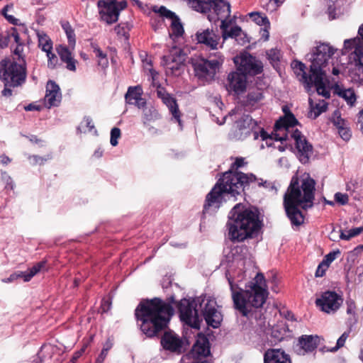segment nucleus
Masks as SVG:
<instances>
[{
  "mask_svg": "<svg viewBox=\"0 0 363 363\" xmlns=\"http://www.w3.org/2000/svg\"><path fill=\"white\" fill-rule=\"evenodd\" d=\"M143 119L145 124L155 121L160 118L159 113L152 106H148L147 107H145L143 111Z\"/></svg>",
  "mask_w": 363,
  "mask_h": 363,
  "instance_id": "nucleus-35",
  "label": "nucleus"
},
{
  "mask_svg": "<svg viewBox=\"0 0 363 363\" xmlns=\"http://www.w3.org/2000/svg\"><path fill=\"white\" fill-rule=\"evenodd\" d=\"M264 363H291L288 354L280 349H269L267 350L264 356Z\"/></svg>",
  "mask_w": 363,
  "mask_h": 363,
  "instance_id": "nucleus-24",
  "label": "nucleus"
},
{
  "mask_svg": "<svg viewBox=\"0 0 363 363\" xmlns=\"http://www.w3.org/2000/svg\"><path fill=\"white\" fill-rule=\"evenodd\" d=\"M349 336V332H345L337 340L336 347L333 350V351H336L337 349L342 347L345 343L346 340Z\"/></svg>",
  "mask_w": 363,
  "mask_h": 363,
  "instance_id": "nucleus-53",
  "label": "nucleus"
},
{
  "mask_svg": "<svg viewBox=\"0 0 363 363\" xmlns=\"http://www.w3.org/2000/svg\"><path fill=\"white\" fill-rule=\"evenodd\" d=\"M315 182L308 174L301 179L293 177L284 196V206L292 225L299 226L304 222V216L298 208L306 210L313 206Z\"/></svg>",
  "mask_w": 363,
  "mask_h": 363,
  "instance_id": "nucleus-2",
  "label": "nucleus"
},
{
  "mask_svg": "<svg viewBox=\"0 0 363 363\" xmlns=\"http://www.w3.org/2000/svg\"><path fill=\"white\" fill-rule=\"evenodd\" d=\"M255 179L252 181V182H249L247 183H245V186L246 184H248L250 183H252V182H257V184L259 187L262 186L264 188H265L266 189H268V190H275L277 191L276 188H275V186H274V184L272 182H269V181H263L262 179H257L255 177Z\"/></svg>",
  "mask_w": 363,
  "mask_h": 363,
  "instance_id": "nucleus-43",
  "label": "nucleus"
},
{
  "mask_svg": "<svg viewBox=\"0 0 363 363\" xmlns=\"http://www.w3.org/2000/svg\"><path fill=\"white\" fill-rule=\"evenodd\" d=\"M339 254V250L331 252L325 257V259L323 262H325L329 266V264L335 260Z\"/></svg>",
  "mask_w": 363,
  "mask_h": 363,
  "instance_id": "nucleus-56",
  "label": "nucleus"
},
{
  "mask_svg": "<svg viewBox=\"0 0 363 363\" xmlns=\"http://www.w3.org/2000/svg\"><path fill=\"white\" fill-rule=\"evenodd\" d=\"M291 137L295 141L296 147L299 153L301 162L302 163H306L313 154V146L297 129L291 132Z\"/></svg>",
  "mask_w": 363,
  "mask_h": 363,
  "instance_id": "nucleus-15",
  "label": "nucleus"
},
{
  "mask_svg": "<svg viewBox=\"0 0 363 363\" xmlns=\"http://www.w3.org/2000/svg\"><path fill=\"white\" fill-rule=\"evenodd\" d=\"M191 6L196 11L201 13L208 9V4L204 0H188Z\"/></svg>",
  "mask_w": 363,
  "mask_h": 363,
  "instance_id": "nucleus-38",
  "label": "nucleus"
},
{
  "mask_svg": "<svg viewBox=\"0 0 363 363\" xmlns=\"http://www.w3.org/2000/svg\"><path fill=\"white\" fill-rule=\"evenodd\" d=\"M228 89L236 94L243 92L246 89V75L240 71L233 72L228 76Z\"/></svg>",
  "mask_w": 363,
  "mask_h": 363,
  "instance_id": "nucleus-22",
  "label": "nucleus"
},
{
  "mask_svg": "<svg viewBox=\"0 0 363 363\" xmlns=\"http://www.w3.org/2000/svg\"><path fill=\"white\" fill-rule=\"evenodd\" d=\"M291 67L294 70V72L297 74V76H301L300 81L303 82L306 87L308 89L312 85L315 86V77L313 73L311 72L309 75L305 72L306 66L301 62L294 61L291 63Z\"/></svg>",
  "mask_w": 363,
  "mask_h": 363,
  "instance_id": "nucleus-25",
  "label": "nucleus"
},
{
  "mask_svg": "<svg viewBox=\"0 0 363 363\" xmlns=\"http://www.w3.org/2000/svg\"><path fill=\"white\" fill-rule=\"evenodd\" d=\"M235 38L238 43L242 45L248 42L246 35L242 30L241 28L238 26H234L229 30L226 34V38Z\"/></svg>",
  "mask_w": 363,
  "mask_h": 363,
  "instance_id": "nucleus-32",
  "label": "nucleus"
},
{
  "mask_svg": "<svg viewBox=\"0 0 363 363\" xmlns=\"http://www.w3.org/2000/svg\"><path fill=\"white\" fill-rule=\"evenodd\" d=\"M18 278H23L24 279V272L13 273L10 275L6 279H4V282H11L16 280Z\"/></svg>",
  "mask_w": 363,
  "mask_h": 363,
  "instance_id": "nucleus-60",
  "label": "nucleus"
},
{
  "mask_svg": "<svg viewBox=\"0 0 363 363\" xmlns=\"http://www.w3.org/2000/svg\"><path fill=\"white\" fill-rule=\"evenodd\" d=\"M51 159V156L50 155H47L46 157H40L38 155H30L28 157V160L30 161V163L32 164V165H36V164H40V165H42L47 160Z\"/></svg>",
  "mask_w": 363,
  "mask_h": 363,
  "instance_id": "nucleus-45",
  "label": "nucleus"
},
{
  "mask_svg": "<svg viewBox=\"0 0 363 363\" xmlns=\"http://www.w3.org/2000/svg\"><path fill=\"white\" fill-rule=\"evenodd\" d=\"M26 62H17L15 57L7 58L0 62V77L5 82V86H18L26 79Z\"/></svg>",
  "mask_w": 363,
  "mask_h": 363,
  "instance_id": "nucleus-9",
  "label": "nucleus"
},
{
  "mask_svg": "<svg viewBox=\"0 0 363 363\" xmlns=\"http://www.w3.org/2000/svg\"><path fill=\"white\" fill-rule=\"evenodd\" d=\"M230 116H235L236 121L230 137L236 140H243L252 135L254 140L260 136L262 140L272 139L263 128L248 114L242 113V108L238 106L230 112Z\"/></svg>",
  "mask_w": 363,
  "mask_h": 363,
  "instance_id": "nucleus-8",
  "label": "nucleus"
},
{
  "mask_svg": "<svg viewBox=\"0 0 363 363\" xmlns=\"http://www.w3.org/2000/svg\"><path fill=\"white\" fill-rule=\"evenodd\" d=\"M198 304L206 323L214 328H218L223 315L217 308L216 300L206 295L197 297L193 301L183 298L178 303L177 308L182 321L191 328H200L201 319L196 309Z\"/></svg>",
  "mask_w": 363,
  "mask_h": 363,
  "instance_id": "nucleus-4",
  "label": "nucleus"
},
{
  "mask_svg": "<svg viewBox=\"0 0 363 363\" xmlns=\"http://www.w3.org/2000/svg\"><path fill=\"white\" fill-rule=\"evenodd\" d=\"M342 301V298L335 292L326 291L316 299L315 303L323 311L330 313L338 309Z\"/></svg>",
  "mask_w": 363,
  "mask_h": 363,
  "instance_id": "nucleus-16",
  "label": "nucleus"
},
{
  "mask_svg": "<svg viewBox=\"0 0 363 363\" xmlns=\"http://www.w3.org/2000/svg\"><path fill=\"white\" fill-rule=\"evenodd\" d=\"M196 40L199 43L204 44L210 50H216L219 44L220 36L209 28L198 30Z\"/></svg>",
  "mask_w": 363,
  "mask_h": 363,
  "instance_id": "nucleus-19",
  "label": "nucleus"
},
{
  "mask_svg": "<svg viewBox=\"0 0 363 363\" xmlns=\"http://www.w3.org/2000/svg\"><path fill=\"white\" fill-rule=\"evenodd\" d=\"M235 62L238 64V71L244 74L256 75L262 72L263 66L259 60L250 54H242L235 58Z\"/></svg>",
  "mask_w": 363,
  "mask_h": 363,
  "instance_id": "nucleus-13",
  "label": "nucleus"
},
{
  "mask_svg": "<svg viewBox=\"0 0 363 363\" xmlns=\"http://www.w3.org/2000/svg\"><path fill=\"white\" fill-rule=\"evenodd\" d=\"M100 17L108 24L118 21L120 10L113 0H99L97 3Z\"/></svg>",
  "mask_w": 363,
  "mask_h": 363,
  "instance_id": "nucleus-14",
  "label": "nucleus"
},
{
  "mask_svg": "<svg viewBox=\"0 0 363 363\" xmlns=\"http://www.w3.org/2000/svg\"><path fill=\"white\" fill-rule=\"evenodd\" d=\"M249 16L252 20L259 26L269 25V21L266 16H262L258 12H252L249 13Z\"/></svg>",
  "mask_w": 363,
  "mask_h": 363,
  "instance_id": "nucleus-42",
  "label": "nucleus"
},
{
  "mask_svg": "<svg viewBox=\"0 0 363 363\" xmlns=\"http://www.w3.org/2000/svg\"><path fill=\"white\" fill-rule=\"evenodd\" d=\"M263 94L260 89H255L248 92L246 99L243 102L244 108L247 111L257 108L258 103L262 99Z\"/></svg>",
  "mask_w": 363,
  "mask_h": 363,
  "instance_id": "nucleus-27",
  "label": "nucleus"
},
{
  "mask_svg": "<svg viewBox=\"0 0 363 363\" xmlns=\"http://www.w3.org/2000/svg\"><path fill=\"white\" fill-rule=\"evenodd\" d=\"M335 93L345 100L350 106H353L356 101V95L353 89H345L340 86H337L335 89Z\"/></svg>",
  "mask_w": 363,
  "mask_h": 363,
  "instance_id": "nucleus-29",
  "label": "nucleus"
},
{
  "mask_svg": "<svg viewBox=\"0 0 363 363\" xmlns=\"http://www.w3.org/2000/svg\"><path fill=\"white\" fill-rule=\"evenodd\" d=\"M62 95L59 86L53 81H49L46 86V94L44 98L45 106L50 108L57 106L61 101Z\"/></svg>",
  "mask_w": 363,
  "mask_h": 363,
  "instance_id": "nucleus-20",
  "label": "nucleus"
},
{
  "mask_svg": "<svg viewBox=\"0 0 363 363\" xmlns=\"http://www.w3.org/2000/svg\"><path fill=\"white\" fill-rule=\"evenodd\" d=\"M335 50L328 43H320L315 47L311 53L308 54L309 60L311 62L310 72L313 73L315 77V86L319 95L325 98L330 97V91L326 89L325 79L326 72L325 67L327 66L329 60L334 55Z\"/></svg>",
  "mask_w": 363,
  "mask_h": 363,
  "instance_id": "nucleus-7",
  "label": "nucleus"
},
{
  "mask_svg": "<svg viewBox=\"0 0 363 363\" xmlns=\"http://www.w3.org/2000/svg\"><path fill=\"white\" fill-rule=\"evenodd\" d=\"M208 57L209 59H196L192 62L195 77L203 84L213 80L217 71L224 62V57L219 52L211 53Z\"/></svg>",
  "mask_w": 363,
  "mask_h": 363,
  "instance_id": "nucleus-10",
  "label": "nucleus"
},
{
  "mask_svg": "<svg viewBox=\"0 0 363 363\" xmlns=\"http://www.w3.org/2000/svg\"><path fill=\"white\" fill-rule=\"evenodd\" d=\"M45 271H47L46 262H40L31 267L28 272H24V281H28L38 273Z\"/></svg>",
  "mask_w": 363,
  "mask_h": 363,
  "instance_id": "nucleus-34",
  "label": "nucleus"
},
{
  "mask_svg": "<svg viewBox=\"0 0 363 363\" xmlns=\"http://www.w3.org/2000/svg\"><path fill=\"white\" fill-rule=\"evenodd\" d=\"M283 111L285 113L284 116L277 121L274 125L276 140H286L288 138V134H291L293 131H290V128H294L298 123L294 115L286 106L283 108Z\"/></svg>",
  "mask_w": 363,
  "mask_h": 363,
  "instance_id": "nucleus-12",
  "label": "nucleus"
},
{
  "mask_svg": "<svg viewBox=\"0 0 363 363\" xmlns=\"http://www.w3.org/2000/svg\"><path fill=\"white\" fill-rule=\"evenodd\" d=\"M210 354L209 342L205 336H199L193 346L191 354L196 359L194 363H207L204 359Z\"/></svg>",
  "mask_w": 363,
  "mask_h": 363,
  "instance_id": "nucleus-17",
  "label": "nucleus"
},
{
  "mask_svg": "<svg viewBox=\"0 0 363 363\" xmlns=\"http://www.w3.org/2000/svg\"><path fill=\"white\" fill-rule=\"evenodd\" d=\"M362 231L363 227L352 228L347 231L341 230L340 238L342 240H349L352 238L360 234Z\"/></svg>",
  "mask_w": 363,
  "mask_h": 363,
  "instance_id": "nucleus-37",
  "label": "nucleus"
},
{
  "mask_svg": "<svg viewBox=\"0 0 363 363\" xmlns=\"http://www.w3.org/2000/svg\"><path fill=\"white\" fill-rule=\"evenodd\" d=\"M9 38L8 34L0 33V48H5L8 46Z\"/></svg>",
  "mask_w": 363,
  "mask_h": 363,
  "instance_id": "nucleus-59",
  "label": "nucleus"
},
{
  "mask_svg": "<svg viewBox=\"0 0 363 363\" xmlns=\"http://www.w3.org/2000/svg\"><path fill=\"white\" fill-rule=\"evenodd\" d=\"M157 94L162 100L163 103L167 106L174 118L181 125L179 111L175 99L167 94L164 88L160 86L157 88Z\"/></svg>",
  "mask_w": 363,
  "mask_h": 363,
  "instance_id": "nucleus-23",
  "label": "nucleus"
},
{
  "mask_svg": "<svg viewBox=\"0 0 363 363\" xmlns=\"http://www.w3.org/2000/svg\"><path fill=\"white\" fill-rule=\"evenodd\" d=\"M108 352V348H103L101 354L96 360V363H103Z\"/></svg>",
  "mask_w": 363,
  "mask_h": 363,
  "instance_id": "nucleus-61",
  "label": "nucleus"
},
{
  "mask_svg": "<svg viewBox=\"0 0 363 363\" xmlns=\"http://www.w3.org/2000/svg\"><path fill=\"white\" fill-rule=\"evenodd\" d=\"M311 110L308 113V117L313 119L316 118L320 113L327 110V104L324 101L314 104L312 99H309Z\"/></svg>",
  "mask_w": 363,
  "mask_h": 363,
  "instance_id": "nucleus-31",
  "label": "nucleus"
},
{
  "mask_svg": "<svg viewBox=\"0 0 363 363\" xmlns=\"http://www.w3.org/2000/svg\"><path fill=\"white\" fill-rule=\"evenodd\" d=\"M333 123L338 130L347 126L348 123L345 119L340 117L339 111H335L333 116Z\"/></svg>",
  "mask_w": 363,
  "mask_h": 363,
  "instance_id": "nucleus-41",
  "label": "nucleus"
},
{
  "mask_svg": "<svg viewBox=\"0 0 363 363\" xmlns=\"http://www.w3.org/2000/svg\"><path fill=\"white\" fill-rule=\"evenodd\" d=\"M57 51L62 61L67 64L66 67L71 71L76 69V60L72 57L71 52L64 45H59Z\"/></svg>",
  "mask_w": 363,
  "mask_h": 363,
  "instance_id": "nucleus-28",
  "label": "nucleus"
},
{
  "mask_svg": "<svg viewBox=\"0 0 363 363\" xmlns=\"http://www.w3.org/2000/svg\"><path fill=\"white\" fill-rule=\"evenodd\" d=\"M133 105H135L138 108H140V109H144L145 107H147L146 106V101L145 100L142 98V96L140 98L138 99V100H136L135 102L133 103Z\"/></svg>",
  "mask_w": 363,
  "mask_h": 363,
  "instance_id": "nucleus-62",
  "label": "nucleus"
},
{
  "mask_svg": "<svg viewBox=\"0 0 363 363\" xmlns=\"http://www.w3.org/2000/svg\"><path fill=\"white\" fill-rule=\"evenodd\" d=\"M13 57L16 58L17 62H21V60H26L25 57V45L24 44H18L16 45V48L13 50Z\"/></svg>",
  "mask_w": 363,
  "mask_h": 363,
  "instance_id": "nucleus-40",
  "label": "nucleus"
},
{
  "mask_svg": "<svg viewBox=\"0 0 363 363\" xmlns=\"http://www.w3.org/2000/svg\"><path fill=\"white\" fill-rule=\"evenodd\" d=\"M253 174L242 172H226L211 191L206 195L204 211H215L219 208L226 194L235 196L244 191L245 184L255 180Z\"/></svg>",
  "mask_w": 363,
  "mask_h": 363,
  "instance_id": "nucleus-5",
  "label": "nucleus"
},
{
  "mask_svg": "<svg viewBox=\"0 0 363 363\" xmlns=\"http://www.w3.org/2000/svg\"><path fill=\"white\" fill-rule=\"evenodd\" d=\"M300 349L298 354H305L306 352L313 351L318 345V337L313 335H302L299 337Z\"/></svg>",
  "mask_w": 363,
  "mask_h": 363,
  "instance_id": "nucleus-26",
  "label": "nucleus"
},
{
  "mask_svg": "<svg viewBox=\"0 0 363 363\" xmlns=\"http://www.w3.org/2000/svg\"><path fill=\"white\" fill-rule=\"evenodd\" d=\"M143 90L140 86H130L125 95V101L129 104H133L136 100L142 96Z\"/></svg>",
  "mask_w": 363,
  "mask_h": 363,
  "instance_id": "nucleus-33",
  "label": "nucleus"
},
{
  "mask_svg": "<svg viewBox=\"0 0 363 363\" xmlns=\"http://www.w3.org/2000/svg\"><path fill=\"white\" fill-rule=\"evenodd\" d=\"M268 59L270 60L271 63L274 66L279 61L280 58V52L277 49H271L267 53Z\"/></svg>",
  "mask_w": 363,
  "mask_h": 363,
  "instance_id": "nucleus-46",
  "label": "nucleus"
},
{
  "mask_svg": "<svg viewBox=\"0 0 363 363\" xmlns=\"http://www.w3.org/2000/svg\"><path fill=\"white\" fill-rule=\"evenodd\" d=\"M174 302V297L169 298L168 302L158 298L141 302L135 309V316L141 322L142 332L147 337H153L164 330L174 315L171 305Z\"/></svg>",
  "mask_w": 363,
  "mask_h": 363,
  "instance_id": "nucleus-3",
  "label": "nucleus"
},
{
  "mask_svg": "<svg viewBox=\"0 0 363 363\" xmlns=\"http://www.w3.org/2000/svg\"><path fill=\"white\" fill-rule=\"evenodd\" d=\"M161 17H164L170 21L171 34L179 37L184 33V28L179 17L166 7L162 6L158 9Z\"/></svg>",
  "mask_w": 363,
  "mask_h": 363,
  "instance_id": "nucleus-18",
  "label": "nucleus"
},
{
  "mask_svg": "<svg viewBox=\"0 0 363 363\" xmlns=\"http://www.w3.org/2000/svg\"><path fill=\"white\" fill-rule=\"evenodd\" d=\"M338 133L344 140H348L351 137V132L347 126L338 130Z\"/></svg>",
  "mask_w": 363,
  "mask_h": 363,
  "instance_id": "nucleus-54",
  "label": "nucleus"
},
{
  "mask_svg": "<svg viewBox=\"0 0 363 363\" xmlns=\"http://www.w3.org/2000/svg\"><path fill=\"white\" fill-rule=\"evenodd\" d=\"M227 18H220L221 20L220 29L224 39H226V34L229 31L228 28L231 23L230 21H228Z\"/></svg>",
  "mask_w": 363,
  "mask_h": 363,
  "instance_id": "nucleus-50",
  "label": "nucleus"
},
{
  "mask_svg": "<svg viewBox=\"0 0 363 363\" xmlns=\"http://www.w3.org/2000/svg\"><path fill=\"white\" fill-rule=\"evenodd\" d=\"M328 267V264H325V262H322L318 267L315 272V277H323L325 274V269Z\"/></svg>",
  "mask_w": 363,
  "mask_h": 363,
  "instance_id": "nucleus-58",
  "label": "nucleus"
},
{
  "mask_svg": "<svg viewBox=\"0 0 363 363\" xmlns=\"http://www.w3.org/2000/svg\"><path fill=\"white\" fill-rule=\"evenodd\" d=\"M161 344L163 348L172 352H181L182 340L174 333L166 332L161 338Z\"/></svg>",
  "mask_w": 363,
  "mask_h": 363,
  "instance_id": "nucleus-21",
  "label": "nucleus"
},
{
  "mask_svg": "<svg viewBox=\"0 0 363 363\" xmlns=\"http://www.w3.org/2000/svg\"><path fill=\"white\" fill-rule=\"evenodd\" d=\"M173 52V55H176V57H172V62H176L177 65L182 64L186 60V55L179 49H175Z\"/></svg>",
  "mask_w": 363,
  "mask_h": 363,
  "instance_id": "nucleus-47",
  "label": "nucleus"
},
{
  "mask_svg": "<svg viewBox=\"0 0 363 363\" xmlns=\"http://www.w3.org/2000/svg\"><path fill=\"white\" fill-rule=\"evenodd\" d=\"M1 178L2 180L6 184V188L13 189V183L11 177L7 174L6 172H1Z\"/></svg>",
  "mask_w": 363,
  "mask_h": 363,
  "instance_id": "nucleus-52",
  "label": "nucleus"
},
{
  "mask_svg": "<svg viewBox=\"0 0 363 363\" xmlns=\"http://www.w3.org/2000/svg\"><path fill=\"white\" fill-rule=\"evenodd\" d=\"M38 46L46 52L52 50V43L50 38L43 32H38Z\"/></svg>",
  "mask_w": 363,
  "mask_h": 363,
  "instance_id": "nucleus-36",
  "label": "nucleus"
},
{
  "mask_svg": "<svg viewBox=\"0 0 363 363\" xmlns=\"http://www.w3.org/2000/svg\"><path fill=\"white\" fill-rule=\"evenodd\" d=\"M233 306L243 316H247L253 308L262 307L268 296V288L262 273H257L250 281L245 289L239 287L238 282L242 280V274L238 277L232 275L230 272L226 273Z\"/></svg>",
  "mask_w": 363,
  "mask_h": 363,
  "instance_id": "nucleus-1",
  "label": "nucleus"
},
{
  "mask_svg": "<svg viewBox=\"0 0 363 363\" xmlns=\"http://www.w3.org/2000/svg\"><path fill=\"white\" fill-rule=\"evenodd\" d=\"M335 201L341 204V205H345L348 202V195L346 194H342L340 192H337L334 196Z\"/></svg>",
  "mask_w": 363,
  "mask_h": 363,
  "instance_id": "nucleus-51",
  "label": "nucleus"
},
{
  "mask_svg": "<svg viewBox=\"0 0 363 363\" xmlns=\"http://www.w3.org/2000/svg\"><path fill=\"white\" fill-rule=\"evenodd\" d=\"M46 54H47V57L48 59V67L51 68V69L55 68V65H57V61H58L57 56L54 53L52 52V50L46 52Z\"/></svg>",
  "mask_w": 363,
  "mask_h": 363,
  "instance_id": "nucleus-49",
  "label": "nucleus"
},
{
  "mask_svg": "<svg viewBox=\"0 0 363 363\" xmlns=\"http://www.w3.org/2000/svg\"><path fill=\"white\" fill-rule=\"evenodd\" d=\"M63 28L66 33L69 45L74 47L75 45V35L74 30L69 24L64 25Z\"/></svg>",
  "mask_w": 363,
  "mask_h": 363,
  "instance_id": "nucleus-44",
  "label": "nucleus"
},
{
  "mask_svg": "<svg viewBox=\"0 0 363 363\" xmlns=\"http://www.w3.org/2000/svg\"><path fill=\"white\" fill-rule=\"evenodd\" d=\"M214 10L218 18H229L230 16V5L228 2L219 0L214 4Z\"/></svg>",
  "mask_w": 363,
  "mask_h": 363,
  "instance_id": "nucleus-30",
  "label": "nucleus"
},
{
  "mask_svg": "<svg viewBox=\"0 0 363 363\" xmlns=\"http://www.w3.org/2000/svg\"><path fill=\"white\" fill-rule=\"evenodd\" d=\"M245 159L242 158V157H238L236 158L235 162L232 164L231 166V169L229 170L228 172H233V169H238L240 167H243L245 164ZM236 172H233V173H235Z\"/></svg>",
  "mask_w": 363,
  "mask_h": 363,
  "instance_id": "nucleus-57",
  "label": "nucleus"
},
{
  "mask_svg": "<svg viewBox=\"0 0 363 363\" xmlns=\"http://www.w3.org/2000/svg\"><path fill=\"white\" fill-rule=\"evenodd\" d=\"M79 130L84 132H92L94 131V134L96 135L97 131L94 128V125L92 122V119L89 117H85L84 118L83 122L81 123V125L79 127Z\"/></svg>",
  "mask_w": 363,
  "mask_h": 363,
  "instance_id": "nucleus-39",
  "label": "nucleus"
},
{
  "mask_svg": "<svg viewBox=\"0 0 363 363\" xmlns=\"http://www.w3.org/2000/svg\"><path fill=\"white\" fill-rule=\"evenodd\" d=\"M358 34L361 38H354L345 40L342 53H350V57L355 62L357 74L359 78L362 77L363 79V24L359 28Z\"/></svg>",
  "mask_w": 363,
  "mask_h": 363,
  "instance_id": "nucleus-11",
  "label": "nucleus"
},
{
  "mask_svg": "<svg viewBox=\"0 0 363 363\" xmlns=\"http://www.w3.org/2000/svg\"><path fill=\"white\" fill-rule=\"evenodd\" d=\"M92 48L94 49L96 57H98V59L102 58L103 57H106V55L104 53L97 45H92Z\"/></svg>",
  "mask_w": 363,
  "mask_h": 363,
  "instance_id": "nucleus-63",
  "label": "nucleus"
},
{
  "mask_svg": "<svg viewBox=\"0 0 363 363\" xmlns=\"http://www.w3.org/2000/svg\"><path fill=\"white\" fill-rule=\"evenodd\" d=\"M7 10H8V6H6L4 7L2 11H1V13L4 16V17L8 20L9 22H10L11 23L13 24V25H17L18 24V19L16 18L14 16H13L12 15H9L6 12H7Z\"/></svg>",
  "mask_w": 363,
  "mask_h": 363,
  "instance_id": "nucleus-55",
  "label": "nucleus"
},
{
  "mask_svg": "<svg viewBox=\"0 0 363 363\" xmlns=\"http://www.w3.org/2000/svg\"><path fill=\"white\" fill-rule=\"evenodd\" d=\"M121 137V130L118 128H113L111 131L110 143L113 146L118 145V139Z\"/></svg>",
  "mask_w": 363,
  "mask_h": 363,
  "instance_id": "nucleus-48",
  "label": "nucleus"
},
{
  "mask_svg": "<svg viewBox=\"0 0 363 363\" xmlns=\"http://www.w3.org/2000/svg\"><path fill=\"white\" fill-rule=\"evenodd\" d=\"M227 225L230 239L239 242L251 237L261 226L258 215L241 203L236 204L230 211Z\"/></svg>",
  "mask_w": 363,
  "mask_h": 363,
  "instance_id": "nucleus-6",
  "label": "nucleus"
},
{
  "mask_svg": "<svg viewBox=\"0 0 363 363\" xmlns=\"http://www.w3.org/2000/svg\"><path fill=\"white\" fill-rule=\"evenodd\" d=\"M357 123L359 125L360 130L363 133V109L359 113Z\"/></svg>",
  "mask_w": 363,
  "mask_h": 363,
  "instance_id": "nucleus-64",
  "label": "nucleus"
}]
</instances>
